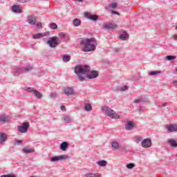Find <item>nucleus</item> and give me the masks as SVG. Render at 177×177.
Here are the masks:
<instances>
[{"instance_id": "obj_39", "label": "nucleus", "mask_w": 177, "mask_h": 177, "mask_svg": "<svg viewBox=\"0 0 177 177\" xmlns=\"http://www.w3.org/2000/svg\"><path fill=\"white\" fill-rule=\"evenodd\" d=\"M158 72H156V71H152L150 73V75H156V74H158Z\"/></svg>"}, {"instance_id": "obj_38", "label": "nucleus", "mask_w": 177, "mask_h": 177, "mask_svg": "<svg viewBox=\"0 0 177 177\" xmlns=\"http://www.w3.org/2000/svg\"><path fill=\"white\" fill-rule=\"evenodd\" d=\"M59 37H61V38H64V37H66V34H64V32H61L59 33Z\"/></svg>"}, {"instance_id": "obj_3", "label": "nucleus", "mask_w": 177, "mask_h": 177, "mask_svg": "<svg viewBox=\"0 0 177 177\" xmlns=\"http://www.w3.org/2000/svg\"><path fill=\"white\" fill-rule=\"evenodd\" d=\"M102 111L104 113L106 117H109L113 120H120V117L114 110L109 108V106H104L102 108Z\"/></svg>"}, {"instance_id": "obj_1", "label": "nucleus", "mask_w": 177, "mask_h": 177, "mask_svg": "<svg viewBox=\"0 0 177 177\" xmlns=\"http://www.w3.org/2000/svg\"><path fill=\"white\" fill-rule=\"evenodd\" d=\"M82 45V50L83 52H93V50H96V39L92 37L90 39H84L81 41Z\"/></svg>"}, {"instance_id": "obj_33", "label": "nucleus", "mask_w": 177, "mask_h": 177, "mask_svg": "<svg viewBox=\"0 0 177 177\" xmlns=\"http://www.w3.org/2000/svg\"><path fill=\"white\" fill-rule=\"evenodd\" d=\"M50 28H52V30H56V28H57V24L52 23L50 24Z\"/></svg>"}, {"instance_id": "obj_4", "label": "nucleus", "mask_w": 177, "mask_h": 177, "mask_svg": "<svg viewBox=\"0 0 177 177\" xmlns=\"http://www.w3.org/2000/svg\"><path fill=\"white\" fill-rule=\"evenodd\" d=\"M47 44H49L50 48H56L59 45V37H53L48 41Z\"/></svg>"}, {"instance_id": "obj_21", "label": "nucleus", "mask_w": 177, "mask_h": 177, "mask_svg": "<svg viewBox=\"0 0 177 177\" xmlns=\"http://www.w3.org/2000/svg\"><path fill=\"white\" fill-rule=\"evenodd\" d=\"M67 147H68V143L64 142L60 145L61 150H63V151H66Z\"/></svg>"}, {"instance_id": "obj_35", "label": "nucleus", "mask_w": 177, "mask_h": 177, "mask_svg": "<svg viewBox=\"0 0 177 177\" xmlns=\"http://www.w3.org/2000/svg\"><path fill=\"white\" fill-rule=\"evenodd\" d=\"M56 96H57V94H56L55 93H53L50 95V97L53 99L55 97H56Z\"/></svg>"}, {"instance_id": "obj_7", "label": "nucleus", "mask_w": 177, "mask_h": 177, "mask_svg": "<svg viewBox=\"0 0 177 177\" xmlns=\"http://www.w3.org/2000/svg\"><path fill=\"white\" fill-rule=\"evenodd\" d=\"M142 147L144 149H149V147H151V140L149 138L144 139L141 143Z\"/></svg>"}, {"instance_id": "obj_20", "label": "nucleus", "mask_w": 177, "mask_h": 177, "mask_svg": "<svg viewBox=\"0 0 177 177\" xmlns=\"http://www.w3.org/2000/svg\"><path fill=\"white\" fill-rule=\"evenodd\" d=\"M22 151L23 153H25V154H30V153H34L35 151V149L32 148H30V149L24 148L22 150Z\"/></svg>"}, {"instance_id": "obj_28", "label": "nucleus", "mask_w": 177, "mask_h": 177, "mask_svg": "<svg viewBox=\"0 0 177 177\" xmlns=\"http://www.w3.org/2000/svg\"><path fill=\"white\" fill-rule=\"evenodd\" d=\"M64 122H71V117L70 115H65L63 117Z\"/></svg>"}, {"instance_id": "obj_13", "label": "nucleus", "mask_w": 177, "mask_h": 177, "mask_svg": "<svg viewBox=\"0 0 177 177\" xmlns=\"http://www.w3.org/2000/svg\"><path fill=\"white\" fill-rule=\"evenodd\" d=\"M8 140V135L6 133H0V144L4 143Z\"/></svg>"}, {"instance_id": "obj_30", "label": "nucleus", "mask_w": 177, "mask_h": 177, "mask_svg": "<svg viewBox=\"0 0 177 177\" xmlns=\"http://www.w3.org/2000/svg\"><path fill=\"white\" fill-rule=\"evenodd\" d=\"M111 146L115 150L118 149V148H119L118 142H113L111 143Z\"/></svg>"}, {"instance_id": "obj_41", "label": "nucleus", "mask_w": 177, "mask_h": 177, "mask_svg": "<svg viewBox=\"0 0 177 177\" xmlns=\"http://www.w3.org/2000/svg\"><path fill=\"white\" fill-rule=\"evenodd\" d=\"M25 70H26V71H30V70H32V67L28 66V67L26 68Z\"/></svg>"}, {"instance_id": "obj_45", "label": "nucleus", "mask_w": 177, "mask_h": 177, "mask_svg": "<svg viewBox=\"0 0 177 177\" xmlns=\"http://www.w3.org/2000/svg\"><path fill=\"white\" fill-rule=\"evenodd\" d=\"M22 140H18L17 142V145H21V143L22 142Z\"/></svg>"}, {"instance_id": "obj_22", "label": "nucleus", "mask_w": 177, "mask_h": 177, "mask_svg": "<svg viewBox=\"0 0 177 177\" xmlns=\"http://www.w3.org/2000/svg\"><path fill=\"white\" fill-rule=\"evenodd\" d=\"M45 35H46L42 34V33H38V34L33 35L32 38H34V39H39V38H43V37H45Z\"/></svg>"}, {"instance_id": "obj_19", "label": "nucleus", "mask_w": 177, "mask_h": 177, "mask_svg": "<svg viewBox=\"0 0 177 177\" xmlns=\"http://www.w3.org/2000/svg\"><path fill=\"white\" fill-rule=\"evenodd\" d=\"M86 177H102V176L100 175V174L99 173H87L85 174Z\"/></svg>"}, {"instance_id": "obj_36", "label": "nucleus", "mask_w": 177, "mask_h": 177, "mask_svg": "<svg viewBox=\"0 0 177 177\" xmlns=\"http://www.w3.org/2000/svg\"><path fill=\"white\" fill-rule=\"evenodd\" d=\"M37 27H38L39 28H42V23L38 22L37 24Z\"/></svg>"}, {"instance_id": "obj_48", "label": "nucleus", "mask_w": 177, "mask_h": 177, "mask_svg": "<svg viewBox=\"0 0 177 177\" xmlns=\"http://www.w3.org/2000/svg\"><path fill=\"white\" fill-rule=\"evenodd\" d=\"M174 84H176V81H174Z\"/></svg>"}, {"instance_id": "obj_15", "label": "nucleus", "mask_w": 177, "mask_h": 177, "mask_svg": "<svg viewBox=\"0 0 177 177\" xmlns=\"http://www.w3.org/2000/svg\"><path fill=\"white\" fill-rule=\"evenodd\" d=\"M64 92L65 95H67L68 96L70 95H73V93H74V91L70 87L65 88L64 89Z\"/></svg>"}, {"instance_id": "obj_2", "label": "nucleus", "mask_w": 177, "mask_h": 177, "mask_svg": "<svg viewBox=\"0 0 177 177\" xmlns=\"http://www.w3.org/2000/svg\"><path fill=\"white\" fill-rule=\"evenodd\" d=\"M91 71V67L89 66H77L75 68V73L78 76L79 81L82 82V81H85V74L88 73V71Z\"/></svg>"}, {"instance_id": "obj_17", "label": "nucleus", "mask_w": 177, "mask_h": 177, "mask_svg": "<svg viewBox=\"0 0 177 177\" xmlns=\"http://www.w3.org/2000/svg\"><path fill=\"white\" fill-rule=\"evenodd\" d=\"M10 120V119L8 116H3V115L0 116V122H1L2 124H5V122H8Z\"/></svg>"}, {"instance_id": "obj_50", "label": "nucleus", "mask_w": 177, "mask_h": 177, "mask_svg": "<svg viewBox=\"0 0 177 177\" xmlns=\"http://www.w3.org/2000/svg\"><path fill=\"white\" fill-rule=\"evenodd\" d=\"M176 71H177V69Z\"/></svg>"}, {"instance_id": "obj_14", "label": "nucleus", "mask_w": 177, "mask_h": 177, "mask_svg": "<svg viewBox=\"0 0 177 177\" xmlns=\"http://www.w3.org/2000/svg\"><path fill=\"white\" fill-rule=\"evenodd\" d=\"M169 132H177V124H170L167 127Z\"/></svg>"}, {"instance_id": "obj_18", "label": "nucleus", "mask_w": 177, "mask_h": 177, "mask_svg": "<svg viewBox=\"0 0 177 177\" xmlns=\"http://www.w3.org/2000/svg\"><path fill=\"white\" fill-rule=\"evenodd\" d=\"M12 12H14L15 13H21V12L23 11L21 10V9H20L19 6H13Z\"/></svg>"}, {"instance_id": "obj_46", "label": "nucleus", "mask_w": 177, "mask_h": 177, "mask_svg": "<svg viewBox=\"0 0 177 177\" xmlns=\"http://www.w3.org/2000/svg\"><path fill=\"white\" fill-rule=\"evenodd\" d=\"M112 13H114L115 15H119V13H118V12H115V11H112Z\"/></svg>"}, {"instance_id": "obj_10", "label": "nucleus", "mask_w": 177, "mask_h": 177, "mask_svg": "<svg viewBox=\"0 0 177 177\" xmlns=\"http://www.w3.org/2000/svg\"><path fill=\"white\" fill-rule=\"evenodd\" d=\"M97 77H99V72H97V71H91V73L87 75V78L88 80H93L97 78Z\"/></svg>"}, {"instance_id": "obj_16", "label": "nucleus", "mask_w": 177, "mask_h": 177, "mask_svg": "<svg viewBox=\"0 0 177 177\" xmlns=\"http://www.w3.org/2000/svg\"><path fill=\"white\" fill-rule=\"evenodd\" d=\"M125 128L127 131H132V129H133V123L131 121L127 122L125 125Z\"/></svg>"}, {"instance_id": "obj_11", "label": "nucleus", "mask_w": 177, "mask_h": 177, "mask_svg": "<svg viewBox=\"0 0 177 177\" xmlns=\"http://www.w3.org/2000/svg\"><path fill=\"white\" fill-rule=\"evenodd\" d=\"M103 28L105 30H115L118 26L114 24H104L103 25Z\"/></svg>"}, {"instance_id": "obj_32", "label": "nucleus", "mask_w": 177, "mask_h": 177, "mask_svg": "<svg viewBox=\"0 0 177 177\" xmlns=\"http://www.w3.org/2000/svg\"><path fill=\"white\" fill-rule=\"evenodd\" d=\"M127 168H128L129 169H132V168H134L135 167V164L133 163H130V164H127L126 165Z\"/></svg>"}, {"instance_id": "obj_40", "label": "nucleus", "mask_w": 177, "mask_h": 177, "mask_svg": "<svg viewBox=\"0 0 177 177\" xmlns=\"http://www.w3.org/2000/svg\"><path fill=\"white\" fill-rule=\"evenodd\" d=\"M18 2H20L21 3H26L27 2L26 0H17Z\"/></svg>"}, {"instance_id": "obj_26", "label": "nucleus", "mask_w": 177, "mask_h": 177, "mask_svg": "<svg viewBox=\"0 0 177 177\" xmlns=\"http://www.w3.org/2000/svg\"><path fill=\"white\" fill-rule=\"evenodd\" d=\"M73 23L75 27L81 26V20H80L79 19H74Z\"/></svg>"}, {"instance_id": "obj_31", "label": "nucleus", "mask_w": 177, "mask_h": 177, "mask_svg": "<svg viewBox=\"0 0 177 177\" xmlns=\"http://www.w3.org/2000/svg\"><path fill=\"white\" fill-rule=\"evenodd\" d=\"M174 59H176V56H174V55H168L166 57V60H174Z\"/></svg>"}, {"instance_id": "obj_49", "label": "nucleus", "mask_w": 177, "mask_h": 177, "mask_svg": "<svg viewBox=\"0 0 177 177\" xmlns=\"http://www.w3.org/2000/svg\"><path fill=\"white\" fill-rule=\"evenodd\" d=\"M176 30H177V26H176Z\"/></svg>"}, {"instance_id": "obj_44", "label": "nucleus", "mask_w": 177, "mask_h": 177, "mask_svg": "<svg viewBox=\"0 0 177 177\" xmlns=\"http://www.w3.org/2000/svg\"><path fill=\"white\" fill-rule=\"evenodd\" d=\"M174 41H177V34L174 35Z\"/></svg>"}, {"instance_id": "obj_24", "label": "nucleus", "mask_w": 177, "mask_h": 177, "mask_svg": "<svg viewBox=\"0 0 177 177\" xmlns=\"http://www.w3.org/2000/svg\"><path fill=\"white\" fill-rule=\"evenodd\" d=\"M120 39H122L123 41H126V39H128L129 38V36L127 32H124L120 36Z\"/></svg>"}, {"instance_id": "obj_27", "label": "nucleus", "mask_w": 177, "mask_h": 177, "mask_svg": "<svg viewBox=\"0 0 177 177\" xmlns=\"http://www.w3.org/2000/svg\"><path fill=\"white\" fill-rule=\"evenodd\" d=\"M97 165H99V167H106V165H107V161L100 160L99 162H97Z\"/></svg>"}, {"instance_id": "obj_9", "label": "nucleus", "mask_w": 177, "mask_h": 177, "mask_svg": "<svg viewBox=\"0 0 177 177\" xmlns=\"http://www.w3.org/2000/svg\"><path fill=\"white\" fill-rule=\"evenodd\" d=\"M27 21L30 26H34L37 23V17L34 15H30L28 17Z\"/></svg>"}, {"instance_id": "obj_29", "label": "nucleus", "mask_w": 177, "mask_h": 177, "mask_svg": "<svg viewBox=\"0 0 177 177\" xmlns=\"http://www.w3.org/2000/svg\"><path fill=\"white\" fill-rule=\"evenodd\" d=\"M84 109L86 110V111H91V110H92V105H91L90 104H86L85 105Z\"/></svg>"}, {"instance_id": "obj_43", "label": "nucleus", "mask_w": 177, "mask_h": 177, "mask_svg": "<svg viewBox=\"0 0 177 177\" xmlns=\"http://www.w3.org/2000/svg\"><path fill=\"white\" fill-rule=\"evenodd\" d=\"M61 110H62V111H64V110H66V106H61Z\"/></svg>"}, {"instance_id": "obj_25", "label": "nucleus", "mask_w": 177, "mask_h": 177, "mask_svg": "<svg viewBox=\"0 0 177 177\" xmlns=\"http://www.w3.org/2000/svg\"><path fill=\"white\" fill-rule=\"evenodd\" d=\"M169 144L171 145L173 147H177V142L175 140L170 139L168 140Z\"/></svg>"}, {"instance_id": "obj_8", "label": "nucleus", "mask_w": 177, "mask_h": 177, "mask_svg": "<svg viewBox=\"0 0 177 177\" xmlns=\"http://www.w3.org/2000/svg\"><path fill=\"white\" fill-rule=\"evenodd\" d=\"M84 16H85L86 19H89V20H93L94 21H96V20L99 19V17L97 15H93L88 12H84Z\"/></svg>"}, {"instance_id": "obj_37", "label": "nucleus", "mask_w": 177, "mask_h": 177, "mask_svg": "<svg viewBox=\"0 0 177 177\" xmlns=\"http://www.w3.org/2000/svg\"><path fill=\"white\" fill-rule=\"evenodd\" d=\"M127 89H128V87L127 86H124V87L120 88V91H127Z\"/></svg>"}, {"instance_id": "obj_23", "label": "nucleus", "mask_w": 177, "mask_h": 177, "mask_svg": "<svg viewBox=\"0 0 177 177\" xmlns=\"http://www.w3.org/2000/svg\"><path fill=\"white\" fill-rule=\"evenodd\" d=\"M62 60L64 63H68V62H70V60H71V57L70 55H64Z\"/></svg>"}, {"instance_id": "obj_12", "label": "nucleus", "mask_w": 177, "mask_h": 177, "mask_svg": "<svg viewBox=\"0 0 177 177\" xmlns=\"http://www.w3.org/2000/svg\"><path fill=\"white\" fill-rule=\"evenodd\" d=\"M28 91L32 92L34 96H35V97H37V99H41V97H42V95L39 93V91L35 90L34 88H29Z\"/></svg>"}, {"instance_id": "obj_34", "label": "nucleus", "mask_w": 177, "mask_h": 177, "mask_svg": "<svg viewBox=\"0 0 177 177\" xmlns=\"http://www.w3.org/2000/svg\"><path fill=\"white\" fill-rule=\"evenodd\" d=\"M109 8H112V9H115V8H117V3H115V2L111 3L109 5Z\"/></svg>"}, {"instance_id": "obj_5", "label": "nucleus", "mask_w": 177, "mask_h": 177, "mask_svg": "<svg viewBox=\"0 0 177 177\" xmlns=\"http://www.w3.org/2000/svg\"><path fill=\"white\" fill-rule=\"evenodd\" d=\"M29 127L30 123L28 122H24L22 126L17 127V129L21 133H27Z\"/></svg>"}, {"instance_id": "obj_6", "label": "nucleus", "mask_w": 177, "mask_h": 177, "mask_svg": "<svg viewBox=\"0 0 177 177\" xmlns=\"http://www.w3.org/2000/svg\"><path fill=\"white\" fill-rule=\"evenodd\" d=\"M68 158V156L67 155H60L58 156H55L50 158V161L52 162H56L57 161H64V160H67Z\"/></svg>"}, {"instance_id": "obj_47", "label": "nucleus", "mask_w": 177, "mask_h": 177, "mask_svg": "<svg viewBox=\"0 0 177 177\" xmlns=\"http://www.w3.org/2000/svg\"><path fill=\"white\" fill-rule=\"evenodd\" d=\"M76 1H77L78 2H81V1H82V0H76Z\"/></svg>"}, {"instance_id": "obj_42", "label": "nucleus", "mask_w": 177, "mask_h": 177, "mask_svg": "<svg viewBox=\"0 0 177 177\" xmlns=\"http://www.w3.org/2000/svg\"><path fill=\"white\" fill-rule=\"evenodd\" d=\"M142 140L139 138H136V143H139V142H140Z\"/></svg>"}]
</instances>
